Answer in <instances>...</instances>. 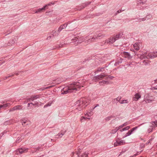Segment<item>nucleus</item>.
I'll return each instance as SVG.
<instances>
[{"instance_id": "1", "label": "nucleus", "mask_w": 157, "mask_h": 157, "mask_svg": "<svg viewBox=\"0 0 157 157\" xmlns=\"http://www.w3.org/2000/svg\"><path fill=\"white\" fill-rule=\"evenodd\" d=\"M79 83H75L71 84L67 87L63 88L61 90V94H65L78 90V89H80L81 87L79 86Z\"/></svg>"}, {"instance_id": "2", "label": "nucleus", "mask_w": 157, "mask_h": 157, "mask_svg": "<svg viewBox=\"0 0 157 157\" xmlns=\"http://www.w3.org/2000/svg\"><path fill=\"white\" fill-rule=\"evenodd\" d=\"M88 102V100L86 98H82L77 101L75 103V105L76 107H78L76 109L78 111H81L87 106Z\"/></svg>"}, {"instance_id": "3", "label": "nucleus", "mask_w": 157, "mask_h": 157, "mask_svg": "<svg viewBox=\"0 0 157 157\" xmlns=\"http://www.w3.org/2000/svg\"><path fill=\"white\" fill-rule=\"evenodd\" d=\"M90 153V152H89V153L88 152H86L80 156L79 155L80 154V151H78L76 152L75 153V152H72L71 155V157H73V155L75 154L76 155H78V157H88V155Z\"/></svg>"}, {"instance_id": "4", "label": "nucleus", "mask_w": 157, "mask_h": 157, "mask_svg": "<svg viewBox=\"0 0 157 157\" xmlns=\"http://www.w3.org/2000/svg\"><path fill=\"white\" fill-rule=\"evenodd\" d=\"M103 36L101 34L99 33L98 34H96V35H95L93 36H90L89 37V39L87 40V42H90V41H94V40H96V39H98V38H100V37H102Z\"/></svg>"}, {"instance_id": "5", "label": "nucleus", "mask_w": 157, "mask_h": 157, "mask_svg": "<svg viewBox=\"0 0 157 157\" xmlns=\"http://www.w3.org/2000/svg\"><path fill=\"white\" fill-rule=\"evenodd\" d=\"M107 76V75H106L104 73H102L100 75H98L94 77L93 79L95 81L101 80L103 78L105 79V78L106 77V76Z\"/></svg>"}, {"instance_id": "6", "label": "nucleus", "mask_w": 157, "mask_h": 157, "mask_svg": "<svg viewBox=\"0 0 157 157\" xmlns=\"http://www.w3.org/2000/svg\"><path fill=\"white\" fill-rule=\"evenodd\" d=\"M91 2H85L83 3L82 5L80 6H78L75 8L76 10H80L84 8L85 7L89 5L91 3Z\"/></svg>"}, {"instance_id": "7", "label": "nucleus", "mask_w": 157, "mask_h": 157, "mask_svg": "<svg viewBox=\"0 0 157 157\" xmlns=\"http://www.w3.org/2000/svg\"><path fill=\"white\" fill-rule=\"evenodd\" d=\"M154 97L151 96L149 94H147L144 96V99L145 101L148 103L151 102L154 100Z\"/></svg>"}, {"instance_id": "8", "label": "nucleus", "mask_w": 157, "mask_h": 157, "mask_svg": "<svg viewBox=\"0 0 157 157\" xmlns=\"http://www.w3.org/2000/svg\"><path fill=\"white\" fill-rule=\"evenodd\" d=\"M138 128V127H135L133 128L132 129L128 131V132L123 136V138H124L126 137L130 136L133 132L136 130Z\"/></svg>"}, {"instance_id": "9", "label": "nucleus", "mask_w": 157, "mask_h": 157, "mask_svg": "<svg viewBox=\"0 0 157 157\" xmlns=\"http://www.w3.org/2000/svg\"><path fill=\"white\" fill-rule=\"evenodd\" d=\"M120 140L121 139L118 138L117 140H116V143H115L114 144V146L121 145L125 144V142L124 141L122 140Z\"/></svg>"}, {"instance_id": "10", "label": "nucleus", "mask_w": 157, "mask_h": 157, "mask_svg": "<svg viewBox=\"0 0 157 157\" xmlns=\"http://www.w3.org/2000/svg\"><path fill=\"white\" fill-rule=\"evenodd\" d=\"M28 148L25 147H22L19 148L17 150L18 151L20 154H22L24 153H26L28 152Z\"/></svg>"}, {"instance_id": "11", "label": "nucleus", "mask_w": 157, "mask_h": 157, "mask_svg": "<svg viewBox=\"0 0 157 157\" xmlns=\"http://www.w3.org/2000/svg\"><path fill=\"white\" fill-rule=\"evenodd\" d=\"M70 23L69 22H68L67 23H65L62 25H61L58 28V30L57 31L59 33H60L62 30L65 28L67 26V25Z\"/></svg>"}, {"instance_id": "12", "label": "nucleus", "mask_w": 157, "mask_h": 157, "mask_svg": "<svg viewBox=\"0 0 157 157\" xmlns=\"http://www.w3.org/2000/svg\"><path fill=\"white\" fill-rule=\"evenodd\" d=\"M116 40L115 39L114 37H110V38H108L107 40H105V43L107 44H113L115 41Z\"/></svg>"}, {"instance_id": "13", "label": "nucleus", "mask_w": 157, "mask_h": 157, "mask_svg": "<svg viewBox=\"0 0 157 157\" xmlns=\"http://www.w3.org/2000/svg\"><path fill=\"white\" fill-rule=\"evenodd\" d=\"M121 53L122 55V56L125 58L130 59L132 57L130 54L128 52L124 51L122 52Z\"/></svg>"}, {"instance_id": "14", "label": "nucleus", "mask_w": 157, "mask_h": 157, "mask_svg": "<svg viewBox=\"0 0 157 157\" xmlns=\"http://www.w3.org/2000/svg\"><path fill=\"white\" fill-rule=\"evenodd\" d=\"M147 56L151 59L156 57H157V52H154L153 53H149L148 54Z\"/></svg>"}, {"instance_id": "15", "label": "nucleus", "mask_w": 157, "mask_h": 157, "mask_svg": "<svg viewBox=\"0 0 157 157\" xmlns=\"http://www.w3.org/2000/svg\"><path fill=\"white\" fill-rule=\"evenodd\" d=\"M123 35V33L121 32L117 33L116 36L114 37L116 40H117L121 38Z\"/></svg>"}, {"instance_id": "16", "label": "nucleus", "mask_w": 157, "mask_h": 157, "mask_svg": "<svg viewBox=\"0 0 157 157\" xmlns=\"http://www.w3.org/2000/svg\"><path fill=\"white\" fill-rule=\"evenodd\" d=\"M147 0H137V6L144 5L146 2Z\"/></svg>"}, {"instance_id": "17", "label": "nucleus", "mask_w": 157, "mask_h": 157, "mask_svg": "<svg viewBox=\"0 0 157 157\" xmlns=\"http://www.w3.org/2000/svg\"><path fill=\"white\" fill-rule=\"evenodd\" d=\"M141 98V95L138 93H136L133 97L134 100L135 101H137Z\"/></svg>"}, {"instance_id": "18", "label": "nucleus", "mask_w": 157, "mask_h": 157, "mask_svg": "<svg viewBox=\"0 0 157 157\" xmlns=\"http://www.w3.org/2000/svg\"><path fill=\"white\" fill-rule=\"evenodd\" d=\"M99 84L100 85H104L105 84H108L109 83V82L108 81L106 80H103L101 81H100L99 82Z\"/></svg>"}, {"instance_id": "19", "label": "nucleus", "mask_w": 157, "mask_h": 157, "mask_svg": "<svg viewBox=\"0 0 157 157\" xmlns=\"http://www.w3.org/2000/svg\"><path fill=\"white\" fill-rule=\"evenodd\" d=\"M15 109V110H23L24 108H23L21 105H17L14 106Z\"/></svg>"}, {"instance_id": "20", "label": "nucleus", "mask_w": 157, "mask_h": 157, "mask_svg": "<svg viewBox=\"0 0 157 157\" xmlns=\"http://www.w3.org/2000/svg\"><path fill=\"white\" fill-rule=\"evenodd\" d=\"M45 10L44 9V8L43 7L42 8H39L35 12V13H40L44 11Z\"/></svg>"}, {"instance_id": "21", "label": "nucleus", "mask_w": 157, "mask_h": 157, "mask_svg": "<svg viewBox=\"0 0 157 157\" xmlns=\"http://www.w3.org/2000/svg\"><path fill=\"white\" fill-rule=\"evenodd\" d=\"M133 47L134 49L136 51H138L140 49L139 46L137 44L135 43L133 45Z\"/></svg>"}, {"instance_id": "22", "label": "nucleus", "mask_w": 157, "mask_h": 157, "mask_svg": "<svg viewBox=\"0 0 157 157\" xmlns=\"http://www.w3.org/2000/svg\"><path fill=\"white\" fill-rule=\"evenodd\" d=\"M15 43L14 41L13 40H11L9 41L7 44V46H10L12 45Z\"/></svg>"}, {"instance_id": "23", "label": "nucleus", "mask_w": 157, "mask_h": 157, "mask_svg": "<svg viewBox=\"0 0 157 157\" xmlns=\"http://www.w3.org/2000/svg\"><path fill=\"white\" fill-rule=\"evenodd\" d=\"M21 123L22 125L24 126H25V125H28L29 124V121H24L22 120L21 121Z\"/></svg>"}, {"instance_id": "24", "label": "nucleus", "mask_w": 157, "mask_h": 157, "mask_svg": "<svg viewBox=\"0 0 157 157\" xmlns=\"http://www.w3.org/2000/svg\"><path fill=\"white\" fill-rule=\"evenodd\" d=\"M32 96L33 98V100L37 99L38 98H39L40 96L41 95L40 94H38V95H32Z\"/></svg>"}, {"instance_id": "25", "label": "nucleus", "mask_w": 157, "mask_h": 157, "mask_svg": "<svg viewBox=\"0 0 157 157\" xmlns=\"http://www.w3.org/2000/svg\"><path fill=\"white\" fill-rule=\"evenodd\" d=\"M146 20L145 18H137L136 19V20L135 21L136 22H141L142 21H144Z\"/></svg>"}, {"instance_id": "26", "label": "nucleus", "mask_w": 157, "mask_h": 157, "mask_svg": "<svg viewBox=\"0 0 157 157\" xmlns=\"http://www.w3.org/2000/svg\"><path fill=\"white\" fill-rule=\"evenodd\" d=\"M130 128V126H127L125 127H124L122 129H121L120 131L121 132H122L124 131L128 130Z\"/></svg>"}, {"instance_id": "27", "label": "nucleus", "mask_w": 157, "mask_h": 157, "mask_svg": "<svg viewBox=\"0 0 157 157\" xmlns=\"http://www.w3.org/2000/svg\"><path fill=\"white\" fill-rule=\"evenodd\" d=\"M54 3H52V2H51L50 3H49L47 4H46V5H45L43 6L44 8V9L45 10L46 9L48 8V6L51 5V4H54Z\"/></svg>"}, {"instance_id": "28", "label": "nucleus", "mask_w": 157, "mask_h": 157, "mask_svg": "<svg viewBox=\"0 0 157 157\" xmlns=\"http://www.w3.org/2000/svg\"><path fill=\"white\" fill-rule=\"evenodd\" d=\"M114 117L115 116H110L108 117L105 118V120L106 121H108L110 120L112 118H114Z\"/></svg>"}, {"instance_id": "29", "label": "nucleus", "mask_w": 157, "mask_h": 157, "mask_svg": "<svg viewBox=\"0 0 157 157\" xmlns=\"http://www.w3.org/2000/svg\"><path fill=\"white\" fill-rule=\"evenodd\" d=\"M152 125L154 126V128L156 127H157V120L152 121Z\"/></svg>"}, {"instance_id": "30", "label": "nucleus", "mask_w": 157, "mask_h": 157, "mask_svg": "<svg viewBox=\"0 0 157 157\" xmlns=\"http://www.w3.org/2000/svg\"><path fill=\"white\" fill-rule=\"evenodd\" d=\"M123 60V59L122 58H119L117 59V60H116V61L117 62L118 64H119L120 63H121L122 62Z\"/></svg>"}, {"instance_id": "31", "label": "nucleus", "mask_w": 157, "mask_h": 157, "mask_svg": "<svg viewBox=\"0 0 157 157\" xmlns=\"http://www.w3.org/2000/svg\"><path fill=\"white\" fill-rule=\"evenodd\" d=\"M154 128V126L153 125L151 126L148 129V132L149 133H150V132H152Z\"/></svg>"}, {"instance_id": "32", "label": "nucleus", "mask_w": 157, "mask_h": 157, "mask_svg": "<svg viewBox=\"0 0 157 157\" xmlns=\"http://www.w3.org/2000/svg\"><path fill=\"white\" fill-rule=\"evenodd\" d=\"M22 140V139L21 138V137H19V136L18 137L17 139L16 140L15 142L17 143H19Z\"/></svg>"}, {"instance_id": "33", "label": "nucleus", "mask_w": 157, "mask_h": 157, "mask_svg": "<svg viewBox=\"0 0 157 157\" xmlns=\"http://www.w3.org/2000/svg\"><path fill=\"white\" fill-rule=\"evenodd\" d=\"M87 119H88L89 120L90 119V118L86 117H84L82 116V117H81L80 120H81V121L82 122H83L84 120H86Z\"/></svg>"}, {"instance_id": "34", "label": "nucleus", "mask_w": 157, "mask_h": 157, "mask_svg": "<svg viewBox=\"0 0 157 157\" xmlns=\"http://www.w3.org/2000/svg\"><path fill=\"white\" fill-rule=\"evenodd\" d=\"M99 67L98 68V70H97V71L98 72V71H103V70H104V69L105 67Z\"/></svg>"}, {"instance_id": "35", "label": "nucleus", "mask_w": 157, "mask_h": 157, "mask_svg": "<svg viewBox=\"0 0 157 157\" xmlns=\"http://www.w3.org/2000/svg\"><path fill=\"white\" fill-rule=\"evenodd\" d=\"M10 105V103H7L2 105L3 108H6L7 107L9 106Z\"/></svg>"}, {"instance_id": "36", "label": "nucleus", "mask_w": 157, "mask_h": 157, "mask_svg": "<svg viewBox=\"0 0 157 157\" xmlns=\"http://www.w3.org/2000/svg\"><path fill=\"white\" fill-rule=\"evenodd\" d=\"M40 148H41L40 147H38L37 148H34V150H31L32 151H33L32 152H33V153H34L35 152H36L37 151L39 150L40 149Z\"/></svg>"}, {"instance_id": "37", "label": "nucleus", "mask_w": 157, "mask_h": 157, "mask_svg": "<svg viewBox=\"0 0 157 157\" xmlns=\"http://www.w3.org/2000/svg\"><path fill=\"white\" fill-rule=\"evenodd\" d=\"M128 124V122H125L124 124H123L122 125H121L120 126V128H121L123 127H124V126H125Z\"/></svg>"}, {"instance_id": "38", "label": "nucleus", "mask_w": 157, "mask_h": 157, "mask_svg": "<svg viewBox=\"0 0 157 157\" xmlns=\"http://www.w3.org/2000/svg\"><path fill=\"white\" fill-rule=\"evenodd\" d=\"M145 144L143 143L140 144V149H141L143 148H144L145 147Z\"/></svg>"}, {"instance_id": "39", "label": "nucleus", "mask_w": 157, "mask_h": 157, "mask_svg": "<svg viewBox=\"0 0 157 157\" xmlns=\"http://www.w3.org/2000/svg\"><path fill=\"white\" fill-rule=\"evenodd\" d=\"M152 17V16L150 14H147L146 17H145L144 18H145V19H147L148 20L150 19V18H151Z\"/></svg>"}, {"instance_id": "40", "label": "nucleus", "mask_w": 157, "mask_h": 157, "mask_svg": "<svg viewBox=\"0 0 157 157\" xmlns=\"http://www.w3.org/2000/svg\"><path fill=\"white\" fill-rule=\"evenodd\" d=\"M114 78V77H113V76H111L110 75H108V77H107V76L106 77H106L105 78V80H107V79H108V78H110L111 79H112Z\"/></svg>"}, {"instance_id": "41", "label": "nucleus", "mask_w": 157, "mask_h": 157, "mask_svg": "<svg viewBox=\"0 0 157 157\" xmlns=\"http://www.w3.org/2000/svg\"><path fill=\"white\" fill-rule=\"evenodd\" d=\"M51 104H52V103L48 102L44 105V108L47 107L48 106H50L51 105Z\"/></svg>"}, {"instance_id": "42", "label": "nucleus", "mask_w": 157, "mask_h": 157, "mask_svg": "<svg viewBox=\"0 0 157 157\" xmlns=\"http://www.w3.org/2000/svg\"><path fill=\"white\" fill-rule=\"evenodd\" d=\"M124 10H117L116 12L115 13V16L117 15L118 13H119L121 12L122 11H124Z\"/></svg>"}, {"instance_id": "43", "label": "nucleus", "mask_w": 157, "mask_h": 157, "mask_svg": "<svg viewBox=\"0 0 157 157\" xmlns=\"http://www.w3.org/2000/svg\"><path fill=\"white\" fill-rule=\"evenodd\" d=\"M66 132L67 130H65L64 131H63V130L61 131L60 132V135H61V137H62L64 135Z\"/></svg>"}, {"instance_id": "44", "label": "nucleus", "mask_w": 157, "mask_h": 157, "mask_svg": "<svg viewBox=\"0 0 157 157\" xmlns=\"http://www.w3.org/2000/svg\"><path fill=\"white\" fill-rule=\"evenodd\" d=\"M117 99H114L112 100V103L113 104H117V103H118L117 101Z\"/></svg>"}, {"instance_id": "45", "label": "nucleus", "mask_w": 157, "mask_h": 157, "mask_svg": "<svg viewBox=\"0 0 157 157\" xmlns=\"http://www.w3.org/2000/svg\"><path fill=\"white\" fill-rule=\"evenodd\" d=\"M121 104H124V103H127L128 101L127 100H123L120 101Z\"/></svg>"}, {"instance_id": "46", "label": "nucleus", "mask_w": 157, "mask_h": 157, "mask_svg": "<svg viewBox=\"0 0 157 157\" xmlns=\"http://www.w3.org/2000/svg\"><path fill=\"white\" fill-rule=\"evenodd\" d=\"M33 100H34L33 99V98L32 96H31L30 98H29L27 99L28 101H33Z\"/></svg>"}, {"instance_id": "47", "label": "nucleus", "mask_w": 157, "mask_h": 157, "mask_svg": "<svg viewBox=\"0 0 157 157\" xmlns=\"http://www.w3.org/2000/svg\"><path fill=\"white\" fill-rule=\"evenodd\" d=\"M71 40H75L74 42L77 41V43H79L78 40V38H77L76 37H75L74 39H71Z\"/></svg>"}, {"instance_id": "48", "label": "nucleus", "mask_w": 157, "mask_h": 157, "mask_svg": "<svg viewBox=\"0 0 157 157\" xmlns=\"http://www.w3.org/2000/svg\"><path fill=\"white\" fill-rule=\"evenodd\" d=\"M7 132V131L6 130H4L3 132L1 133L0 135L1 136H2L5 134Z\"/></svg>"}, {"instance_id": "49", "label": "nucleus", "mask_w": 157, "mask_h": 157, "mask_svg": "<svg viewBox=\"0 0 157 157\" xmlns=\"http://www.w3.org/2000/svg\"><path fill=\"white\" fill-rule=\"evenodd\" d=\"M15 110H15V106H14L13 107V108H12L10 109H9V111L10 112L13 111H15Z\"/></svg>"}, {"instance_id": "50", "label": "nucleus", "mask_w": 157, "mask_h": 157, "mask_svg": "<svg viewBox=\"0 0 157 157\" xmlns=\"http://www.w3.org/2000/svg\"><path fill=\"white\" fill-rule=\"evenodd\" d=\"M23 71H17V72H16L15 73V75H19L20 73L21 72H23Z\"/></svg>"}, {"instance_id": "51", "label": "nucleus", "mask_w": 157, "mask_h": 157, "mask_svg": "<svg viewBox=\"0 0 157 157\" xmlns=\"http://www.w3.org/2000/svg\"><path fill=\"white\" fill-rule=\"evenodd\" d=\"M10 122V120L7 121H5L4 123V125H6L7 124H9V123H8V122Z\"/></svg>"}, {"instance_id": "52", "label": "nucleus", "mask_w": 157, "mask_h": 157, "mask_svg": "<svg viewBox=\"0 0 157 157\" xmlns=\"http://www.w3.org/2000/svg\"><path fill=\"white\" fill-rule=\"evenodd\" d=\"M117 131H116L115 129H113L111 130V133L112 134H115L116 133Z\"/></svg>"}, {"instance_id": "53", "label": "nucleus", "mask_w": 157, "mask_h": 157, "mask_svg": "<svg viewBox=\"0 0 157 157\" xmlns=\"http://www.w3.org/2000/svg\"><path fill=\"white\" fill-rule=\"evenodd\" d=\"M121 98V97H118L117 98H115L116 99H117V101H120V99Z\"/></svg>"}, {"instance_id": "54", "label": "nucleus", "mask_w": 157, "mask_h": 157, "mask_svg": "<svg viewBox=\"0 0 157 157\" xmlns=\"http://www.w3.org/2000/svg\"><path fill=\"white\" fill-rule=\"evenodd\" d=\"M121 128L120 127V126L118 127H117L116 128L114 129L116 130V131L117 132L118 130L120 129Z\"/></svg>"}, {"instance_id": "55", "label": "nucleus", "mask_w": 157, "mask_h": 157, "mask_svg": "<svg viewBox=\"0 0 157 157\" xmlns=\"http://www.w3.org/2000/svg\"><path fill=\"white\" fill-rule=\"evenodd\" d=\"M152 139H150L146 143V145H148L149 143H150V141L152 140Z\"/></svg>"}, {"instance_id": "56", "label": "nucleus", "mask_w": 157, "mask_h": 157, "mask_svg": "<svg viewBox=\"0 0 157 157\" xmlns=\"http://www.w3.org/2000/svg\"><path fill=\"white\" fill-rule=\"evenodd\" d=\"M30 103L31 104H32V105H37L38 104V103L37 102L36 103H35V104H34V103H33L32 102H30Z\"/></svg>"}, {"instance_id": "57", "label": "nucleus", "mask_w": 157, "mask_h": 157, "mask_svg": "<svg viewBox=\"0 0 157 157\" xmlns=\"http://www.w3.org/2000/svg\"><path fill=\"white\" fill-rule=\"evenodd\" d=\"M45 90L44 89V87L41 88H40L39 89V90H41V91L43 90Z\"/></svg>"}, {"instance_id": "58", "label": "nucleus", "mask_w": 157, "mask_h": 157, "mask_svg": "<svg viewBox=\"0 0 157 157\" xmlns=\"http://www.w3.org/2000/svg\"><path fill=\"white\" fill-rule=\"evenodd\" d=\"M156 86L155 87H152L151 88L152 90H156Z\"/></svg>"}, {"instance_id": "59", "label": "nucleus", "mask_w": 157, "mask_h": 157, "mask_svg": "<svg viewBox=\"0 0 157 157\" xmlns=\"http://www.w3.org/2000/svg\"><path fill=\"white\" fill-rule=\"evenodd\" d=\"M118 65H119V64H118V63H117V62L116 61V62L114 64V65L115 66H117Z\"/></svg>"}, {"instance_id": "60", "label": "nucleus", "mask_w": 157, "mask_h": 157, "mask_svg": "<svg viewBox=\"0 0 157 157\" xmlns=\"http://www.w3.org/2000/svg\"><path fill=\"white\" fill-rule=\"evenodd\" d=\"M118 65H119V64H118V63H117V62L116 61V62L114 64V65L115 66H117Z\"/></svg>"}, {"instance_id": "61", "label": "nucleus", "mask_w": 157, "mask_h": 157, "mask_svg": "<svg viewBox=\"0 0 157 157\" xmlns=\"http://www.w3.org/2000/svg\"><path fill=\"white\" fill-rule=\"evenodd\" d=\"M154 83H157V81H156V79L154 81H152V82H154Z\"/></svg>"}, {"instance_id": "62", "label": "nucleus", "mask_w": 157, "mask_h": 157, "mask_svg": "<svg viewBox=\"0 0 157 157\" xmlns=\"http://www.w3.org/2000/svg\"><path fill=\"white\" fill-rule=\"evenodd\" d=\"M57 136H59V137H61V135H60V132L59 133H58L57 135Z\"/></svg>"}, {"instance_id": "63", "label": "nucleus", "mask_w": 157, "mask_h": 157, "mask_svg": "<svg viewBox=\"0 0 157 157\" xmlns=\"http://www.w3.org/2000/svg\"><path fill=\"white\" fill-rule=\"evenodd\" d=\"M51 36H49L48 37L47 39V40L50 39L51 38Z\"/></svg>"}, {"instance_id": "64", "label": "nucleus", "mask_w": 157, "mask_h": 157, "mask_svg": "<svg viewBox=\"0 0 157 157\" xmlns=\"http://www.w3.org/2000/svg\"><path fill=\"white\" fill-rule=\"evenodd\" d=\"M44 89H50V87H49V86H48V87H44Z\"/></svg>"}]
</instances>
